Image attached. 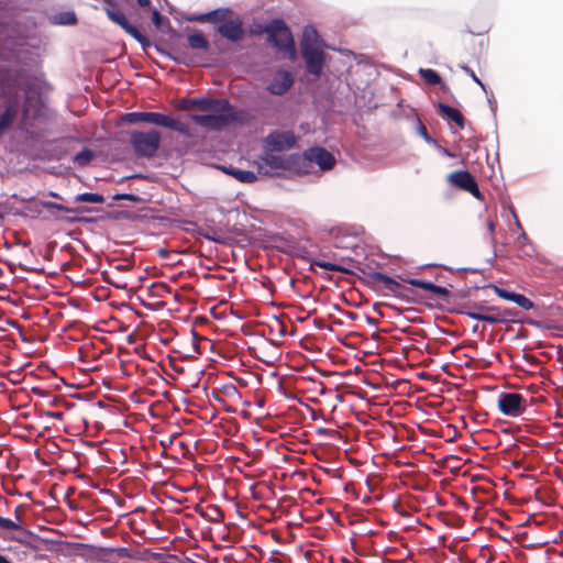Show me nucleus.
Returning <instances> with one entry per match:
<instances>
[{
  "mask_svg": "<svg viewBox=\"0 0 563 563\" xmlns=\"http://www.w3.org/2000/svg\"><path fill=\"white\" fill-rule=\"evenodd\" d=\"M526 322L529 325L538 328V329H551L552 328L548 321L534 320V319L529 318L526 320Z\"/></svg>",
  "mask_w": 563,
  "mask_h": 563,
  "instance_id": "obj_48",
  "label": "nucleus"
},
{
  "mask_svg": "<svg viewBox=\"0 0 563 563\" xmlns=\"http://www.w3.org/2000/svg\"><path fill=\"white\" fill-rule=\"evenodd\" d=\"M517 244L523 249L526 255L530 256L534 249L525 231H522L517 238Z\"/></svg>",
  "mask_w": 563,
  "mask_h": 563,
  "instance_id": "obj_40",
  "label": "nucleus"
},
{
  "mask_svg": "<svg viewBox=\"0 0 563 563\" xmlns=\"http://www.w3.org/2000/svg\"><path fill=\"white\" fill-rule=\"evenodd\" d=\"M257 174L265 177H279L282 172H289V154L280 155L276 152L264 151L258 156Z\"/></svg>",
  "mask_w": 563,
  "mask_h": 563,
  "instance_id": "obj_8",
  "label": "nucleus"
},
{
  "mask_svg": "<svg viewBox=\"0 0 563 563\" xmlns=\"http://www.w3.org/2000/svg\"><path fill=\"white\" fill-rule=\"evenodd\" d=\"M68 545L71 548L73 552L79 556H87L88 555L87 552L98 550L102 553L115 552L118 554V556L121 559L131 558V550L125 547H121V548L100 547V548H97V547H93L90 544L78 543V542L68 543Z\"/></svg>",
  "mask_w": 563,
  "mask_h": 563,
  "instance_id": "obj_17",
  "label": "nucleus"
},
{
  "mask_svg": "<svg viewBox=\"0 0 563 563\" xmlns=\"http://www.w3.org/2000/svg\"><path fill=\"white\" fill-rule=\"evenodd\" d=\"M487 229H488V231H489V233H490V242H492L493 244H495L496 239H495L494 233H495V230H496V224H495V222H494L493 220H489V221H488V223H487Z\"/></svg>",
  "mask_w": 563,
  "mask_h": 563,
  "instance_id": "obj_54",
  "label": "nucleus"
},
{
  "mask_svg": "<svg viewBox=\"0 0 563 563\" xmlns=\"http://www.w3.org/2000/svg\"><path fill=\"white\" fill-rule=\"evenodd\" d=\"M15 115V108L12 104H8L0 114V137L12 128Z\"/></svg>",
  "mask_w": 563,
  "mask_h": 563,
  "instance_id": "obj_27",
  "label": "nucleus"
},
{
  "mask_svg": "<svg viewBox=\"0 0 563 563\" xmlns=\"http://www.w3.org/2000/svg\"><path fill=\"white\" fill-rule=\"evenodd\" d=\"M483 288H490L495 291V294L504 299V300H507V301H510V302H514L516 303L518 307L525 309V310H530V309H533L534 308V302L529 299L526 295L523 294H520V292H516L514 290H510V289H507V288H503V287H499L495 284H487V285H484Z\"/></svg>",
  "mask_w": 563,
  "mask_h": 563,
  "instance_id": "obj_14",
  "label": "nucleus"
},
{
  "mask_svg": "<svg viewBox=\"0 0 563 563\" xmlns=\"http://www.w3.org/2000/svg\"><path fill=\"white\" fill-rule=\"evenodd\" d=\"M266 41L275 51L287 55L289 60L295 62L298 58L291 30L282 18L267 22Z\"/></svg>",
  "mask_w": 563,
  "mask_h": 563,
  "instance_id": "obj_4",
  "label": "nucleus"
},
{
  "mask_svg": "<svg viewBox=\"0 0 563 563\" xmlns=\"http://www.w3.org/2000/svg\"><path fill=\"white\" fill-rule=\"evenodd\" d=\"M249 34L251 36H261L262 34L266 35L267 32V23H254L249 27Z\"/></svg>",
  "mask_w": 563,
  "mask_h": 563,
  "instance_id": "obj_47",
  "label": "nucleus"
},
{
  "mask_svg": "<svg viewBox=\"0 0 563 563\" xmlns=\"http://www.w3.org/2000/svg\"><path fill=\"white\" fill-rule=\"evenodd\" d=\"M313 266H318L320 268H323L328 272H338V273H343V274H347V275H352L353 274V271L343 266V265H340V264H336V263H331V262H327V261H321V260H312L310 261V267L309 269H313Z\"/></svg>",
  "mask_w": 563,
  "mask_h": 563,
  "instance_id": "obj_31",
  "label": "nucleus"
},
{
  "mask_svg": "<svg viewBox=\"0 0 563 563\" xmlns=\"http://www.w3.org/2000/svg\"><path fill=\"white\" fill-rule=\"evenodd\" d=\"M168 35L169 46L172 51L175 52H181L179 44L183 41V35L179 31L173 27V25H168L167 30L165 31Z\"/></svg>",
  "mask_w": 563,
  "mask_h": 563,
  "instance_id": "obj_37",
  "label": "nucleus"
},
{
  "mask_svg": "<svg viewBox=\"0 0 563 563\" xmlns=\"http://www.w3.org/2000/svg\"><path fill=\"white\" fill-rule=\"evenodd\" d=\"M432 294L437 297L443 298L446 302H451L453 298V292L449 290V288L437 285L434 291Z\"/></svg>",
  "mask_w": 563,
  "mask_h": 563,
  "instance_id": "obj_44",
  "label": "nucleus"
},
{
  "mask_svg": "<svg viewBox=\"0 0 563 563\" xmlns=\"http://www.w3.org/2000/svg\"><path fill=\"white\" fill-rule=\"evenodd\" d=\"M7 324L12 327V328H15L16 330L21 331L22 330V327L19 324V322L16 320H13V319H8L7 320Z\"/></svg>",
  "mask_w": 563,
  "mask_h": 563,
  "instance_id": "obj_62",
  "label": "nucleus"
},
{
  "mask_svg": "<svg viewBox=\"0 0 563 563\" xmlns=\"http://www.w3.org/2000/svg\"><path fill=\"white\" fill-rule=\"evenodd\" d=\"M365 320L367 322L368 325L371 327H377L378 325V320L368 316V314H365Z\"/></svg>",
  "mask_w": 563,
  "mask_h": 563,
  "instance_id": "obj_61",
  "label": "nucleus"
},
{
  "mask_svg": "<svg viewBox=\"0 0 563 563\" xmlns=\"http://www.w3.org/2000/svg\"><path fill=\"white\" fill-rule=\"evenodd\" d=\"M75 202H86V203H103L104 196L99 192H81L75 196Z\"/></svg>",
  "mask_w": 563,
  "mask_h": 563,
  "instance_id": "obj_36",
  "label": "nucleus"
},
{
  "mask_svg": "<svg viewBox=\"0 0 563 563\" xmlns=\"http://www.w3.org/2000/svg\"><path fill=\"white\" fill-rule=\"evenodd\" d=\"M313 322H314V325H316V328H317V329H320V330L327 329V330H329V331H331V330H332V329H331V327H327V325L324 324V321H323V320H321V319H314V321H313Z\"/></svg>",
  "mask_w": 563,
  "mask_h": 563,
  "instance_id": "obj_59",
  "label": "nucleus"
},
{
  "mask_svg": "<svg viewBox=\"0 0 563 563\" xmlns=\"http://www.w3.org/2000/svg\"><path fill=\"white\" fill-rule=\"evenodd\" d=\"M20 531L23 533V536L14 537V538H12V540L24 545L25 548H27L30 550L40 551L41 543L51 542L48 539L42 538L29 529L23 528V530H20Z\"/></svg>",
  "mask_w": 563,
  "mask_h": 563,
  "instance_id": "obj_22",
  "label": "nucleus"
},
{
  "mask_svg": "<svg viewBox=\"0 0 563 563\" xmlns=\"http://www.w3.org/2000/svg\"><path fill=\"white\" fill-rule=\"evenodd\" d=\"M420 77L424 80V82L430 85L440 86L441 90L446 91L449 87L443 82L440 74L431 68H419L418 70Z\"/></svg>",
  "mask_w": 563,
  "mask_h": 563,
  "instance_id": "obj_28",
  "label": "nucleus"
},
{
  "mask_svg": "<svg viewBox=\"0 0 563 563\" xmlns=\"http://www.w3.org/2000/svg\"><path fill=\"white\" fill-rule=\"evenodd\" d=\"M307 153H309L312 166L317 165L323 172L332 169L336 163L334 155L324 147L311 146L307 148Z\"/></svg>",
  "mask_w": 563,
  "mask_h": 563,
  "instance_id": "obj_16",
  "label": "nucleus"
},
{
  "mask_svg": "<svg viewBox=\"0 0 563 563\" xmlns=\"http://www.w3.org/2000/svg\"><path fill=\"white\" fill-rule=\"evenodd\" d=\"M472 296V288H463L453 292L455 299H467Z\"/></svg>",
  "mask_w": 563,
  "mask_h": 563,
  "instance_id": "obj_51",
  "label": "nucleus"
},
{
  "mask_svg": "<svg viewBox=\"0 0 563 563\" xmlns=\"http://www.w3.org/2000/svg\"><path fill=\"white\" fill-rule=\"evenodd\" d=\"M203 239L213 242L216 244L229 245L230 239L218 234L213 229H206L203 233H200Z\"/></svg>",
  "mask_w": 563,
  "mask_h": 563,
  "instance_id": "obj_39",
  "label": "nucleus"
},
{
  "mask_svg": "<svg viewBox=\"0 0 563 563\" xmlns=\"http://www.w3.org/2000/svg\"><path fill=\"white\" fill-rule=\"evenodd\" d=\"M49 21L52 24H55V25L74 26L78 23V18H77L75 11L68 10V11H62V12L53 14L49 18Z\"/></svg>",
  "mask_w": 563,
  "mask_h": 563,
  "instance_id": "obj_26",
  "label": "nucleus"
},
{
  "mask_svg": "<svg viewBox=\"0 0 563 563\" xmlns=\"http://www.w3.org/2000/svg\"><path fill=\"white\" fill-rule=\"evenodd\" d=\"M92 222H95L93 218L79 216L78 223H92Z\"/></svg>",
  "mask_w": 563,
  "mask_h": 563,
  "instance_id": "obj_64",
  "label": "nucleus"
},
{
  "mask_svg": "<svg viewBox=\"0 0 563 563\" xmlns=\"http://www.w3.org/2000/svg\"><path fill=\"white\" fill-rule=\"evenodd\" d=\"M19 267L24 272L44 273L43 267H29L22 263L19 264Z\"/></svg>",
  "mask_w": 563,
  "mask_h": 563,
  "instance_id": "obj_55",
  "label": "nucleus"
},
{
  "mask_svg": "<svg viewBox=\"0 0 563 563\" xmlns=\"http://www.w3.org/2000/svg\"><path fill=\"white\" fill-rule=\"evenodd\" d=\"M354 267L365 275L362 278V282L366 285H371L373 282H379L383 284L384 288L393 294L394 297L404 301V302H413L415 299L409 295V292L413 294V291L409 288L402 286L398 280L394 277L388 276L382 272H371L368 265H364L358 261L351 260Z\"/></svg>",
  "mask_w": 563,
  "mask_h": 563,
  "instance_id": "obj_5",
  "label": "nucleus"
},
{
  "mask_svg": "<svg viewBox=\"0 0 563 563\" xmlns=\"http://www.w3.org/2000/svg\"><path fill=\"white\" fill-rule=\"evenodd\" d=\"M461 69L465 74H467L471 77V79H473V81L476 82L485 93H487V86L477 77V75L474 73L472 68H470L466 65H462Z\"/></svg>",
  "mask_w": 563,
  "mask_h": 563,
  "instance_id": "obj_43",
  "label": "nucleus"
},
{
  "mask_svg": "<svg viewBox=\"0 0 563 563\" xmlns=\"http://www.w3.org/2000/svg\"><path fill=\"white\" fill-rule=\"evenodd\" d=\"M460 129H464L465 128V124H466V120L465 118L462 115V113L460 112L459 115L455 118V120L453 121Z\"/></svg>",
  "mask_w": 563,
  "mask_h": 563,
  "instance_id": "obj_56",
  "label": "nucleus"
},
{
  "mask_svg": "<svg viewBox=\"0 0 563 563\" xmlns=\"http://www.w3.org/2000/svg\"><path fill=\"white\" fill-rule=\"evenodd\" d=\"M187 44L188 47L194 51L208 52L210 49L209 41L207 40L205 34L199 30H195L192 33L187 35Z\"/></svg>",
  "mask_w": 563,
  "mask_h": 563,
  "instance_id": "obj_24",
  "label": "nucleus"
},
{
  "mask_svg": "<svg viewBox=\"0 0 563 563\" xmlns=\"http://www.w3.org/2000/svg\"><path fill=\"white\" fill-rule=\"evenodd\" d=\"M31 107H22V113L16 123V131L25 136V139H32L34 135V124L30 117Z\"/></svg>",
  "mask_w": 563,
  "mask_h": 563,
  "instance_id": "obj_23",
  "label": "nucleus"
},
{
  "mask_svg": "<svg viewBox=\"0 0 563 563\" xmlns=\"http://www.w3.org/2000/svg\"><path fill=\"white\" fill-rule=\"evenodd\" d=\"M486 307L488 306L485 303V301L472 302V310H474L475 312L487 313Z\"/></svg>",
  "mask_w": 563,
  "mask_h": 563,
  "instance_id": "obj_53",
  "label": "nucleus"
},
{
  "mask_svg": "<svg viewBox=\"0 0 563 563\" xmlns=\"http://www.w3.org/2000/svg\"><path fill=\"white\" fill-rule=\"evenodd\" d=\"M227 12H229L228 9H222V7H219L208 12L187 14L184 19L188 22L210 23L214 26L218 24V22L222 21L223 15Z\"/></svg>",
  "mask_w": 563,
  "mask_h": 563,
  "instance_id": "obj_18",
  "label": "nucleus"
},
{
  "mask_svg": "<svg viewBox=\"0 0 563 563\" xmlns=\"http://www.w3.org/2000/svg\"><path fill=\"white\" fill-rule=\"evenodd\" d=\"M486 95H487V102L489 104V109L493 113L494 121L496 122L497 101L492 91L489 93L487 92Z\"/></svg>",
  "mask_w": 563,
  "mask_h": 563,
  "instance_id": "obj_50",
  "label": "nucleus"
},
{
  "mask_svg": "<svg viewBox=\"0 0 563 563\" xmlns=\"http://www.w3.org/2000/svg\"><path fill=\"white\" fill-rule=\"evenodd\" d=\"M56 241H51L46 244L45 246V252L43 254V257L47 261H52L53 258V255H54V251H55V247H56Z\"/></svg>",
  "mask_w": 563,
  "mask_h": 563,
  "instance_id": "obj_49",
  "label": "nucleus"
},
{
  "mask_svg": "<svg viewBox=\"0 0 563 563\" xmlns=\"http://www.w3.org/2000/svg\"><path fill=\"white\" fill-rule=\"evenodd\" d=\"M154 48L159 55L173 60L178 65H190L188 55L185 52L167 51L159 44H155Z\"/></svg>",
  "mask_w": 563,
  "mask_h": 563,
  "instance_id": "obj_25",
  "label": "nucleus"
},
{
  "mask_svg": "<svg viewBox=\"0 0 563 563\" xmlns=\"http://www.w3.org/2000/svg\"><path fill=\"white\" fill-rule=\"evenodd\" d=\"M350 55H352L354 57V59H356L357 64H361L363 60L367 59L366 55H363V54H355L351 51H347Z\"/></svg>",
  "mask_w": 563,
  "mask_h": 563,
  "instance_id": "obj_60",
  "label": "nucleus"
},
{
  "mask_svg": "<svg viewBox=\"0 0 563 563\" xmlns=\"http://www.w3.org/2000/svg\"><path fill=\"white\" fill-rule=\"evenodd\" d=\"M210 509L217 514V517H209L206 512L201 511L200 512V516L208 520V521H211V522H220L223 517H224V512L222 511V509L219 507V506H211Z\"/></svg>",
  "mask_w": 563,
  "mask_h": 563,
  "instance_id": "obj_42",
  "label": "nucleus"
},
{
  "mask_svg": "<svg viewBox=\"0 0 563 563\" xmlns=\"http://www.w3.org/2000/svg\"><path fill=\"white\" fill-rule=\"evenodd\" d=\"M54 218L58 221H63L68 224L78 223L79 216H57L54 214Z\"/></svg>",
  "mask_w": 563,
  "mask_h": 563,
  "instance_id": "obj_52",
  "label": "nucleus"
},
{
  "mask_svg": "<svg viewBox=\"0 0 563 563\" xmlns=\"http://www.w3.org/2000/svg\"><path fill=\"white\" fill-rule=\"evenodd\" d=\"M416 133L427 143V141L431 140V135L424 126L422 120L419 115L416 117Z\"/></svg>",
  "mask_w": 563,
  "mask_h": 563,
  "instance_id": "obj_41",
  "label": "nucleus"
},
{
  "mask_svg": "<svg viewBox=\"0 0 563 563\" xmlns=\"http://www.w3.org/2000/svg\"><path fill=\"white\" fill-rule=\"evenodd\" d=\"M450 185L456 189L471 194L475 199L483 201L484 196L479 190L476 178L467 169L454 170L448 176Z\"/></svg>",
  "mask_w": 563,
  "mask_h": 563,
  "instance_id": "obj_10",
  "label": "nucleus"
},
{
  "mask_svg": "<svg viewBox=\"0 0 563 563\" xmlns=\"http://www.w3.org/2000/svg\"><path fill=\"white\" fill-rule=\"evenodd\" d=\"M294 82L295 79L289 70L279 69L266 89L273 96H283L292 87Z\"/></svg>",
  "mask_w": 563,
  "mask_h": 563,
  "instance_id": "obj_15",
  "label": "nucleus"
},
{
  "mask_svg": "<svg viewBox=\"0 0 563 563\" xmlns=\"http://www.w3.org/2000/svg\"><path fill=\"white\" fill-rule=\"evenodd\" d=\"M400 278L404 283L409 284L412 287L420 288L424 291L431 292L434 291L437 284L430 280L419 279V278H411V277H402L401 275L397 276Z\"/></svg>",
  "mask_w": 563,
  "mask_h": 563,
  "instance_id": "obj_32",
  "label": "nucleus"
},
{
  "mask_svg": "<svg viewBox=\"0 0 563 563\" xmlns=\"http://www.w3.org/2000/svg\"><path fill=\"white\" fill-rule=\"evenodd\" d=\"M438 113L441 118L448 122H452L459 115L460 111L444 102H438L435 104Z\"/></svg>",
  "mask_w": 563,
  "mask_h": 563,
  "instance_id": "obj_34",
  "label": "nucleus"
},
{
  "mask_svg": "<svg viewBox=\"0 0 563 563\" xmlns=\"http://www.w3.org/2000/svg\"><path fill=\"white\" fill-rule=\"evenodd\" d=\"M427 143L429 145H431L437 151H439V148L441 147V145L439 144V142L434 137H431V140L427 141Z\"/></svg>",
  "mask_w": 563,
  "mask_h": 563,
  "instance_id": "obj_63",
  "label": "nucleus"
},
{
  "mask_svg": "<svg viewBox=\"0 0 563 563\" xmlns=\"http://www.w3.org/2000/svg\"><path fill=\"white\" fill-rule=\"evenodd\" d=\"M96 157L95 151L89 147H82L78 153L73 157V163L77 166L84 167L90 164V162Z\"/></svg>",
  "mask_w": 563,
  "mask_h": 563,
  "instance_id": "obj_33",
  "label": "nucleus"
},
{
  "mask_svg": "<svg viewBox=\"0 0 563 563\" xmlns=\"http://www.w3.org/2000/svg\"><path fill=\"white\" fill-rule=\"evenodd\" d=\"M452 312L457 313V314L466 316L470 319H473V320H476V321H481L478 319V317H476V314L483 316L482 312H475L474 310H472V302L460 303V305H457L456 307H454L452 309Z\"/></svg>",
  "mask_w": 563,
  "mask_h": 563,
  "instance_id": "obj_38",
  "label": "nucleus"
},
{
  "mask_svg": "<svg viewBox=\"0 0 563 563\" xmlns=\"http://www.w3.org/2000/svg\"><path fill=\"white\" fill-rule=\"evenodd\" d=\"M442 156L444 157H449V158H454L456 157V155L454 153H452L450 150H448L446 147H443L441 145V147L439 148L438 151Z\"/></svg>",
  "mask_w": 563,
  "mask_h": 563,
  "instance_id": "obj_57",
  "label": "nucleus"
},
{
  "mask_svg": "<svg viewBox=\"0 0 563 563\" xmlns=\"http://www.w3.org/2000/svg\"><path fill=\"white\" fill-rule=\"evenodd\" d=\"M275 240L279 243V244L275 245V249L278 252H283V253L289 254L291 256H296V257L306 260L307 262L310 263L311 260L308 257V251L306 247H303L295 242L287 241L286 239L280 238V236H276Z\"/></svg>",
  "mask_w": 563,
  "mask_h": 563,
  "instance_id": "obj_20",
  "label": "nucleus"
},
{
  "mask_svg": "<svg viewBox=\"0 0 563 563\" xmlns=\"http://www.w3.org/2000/svg\"><path fill=\"white\" fill-rule=\"evenodd\" d=\"M498 409L499 411L508 417H518L526 411L527 401L526 398L514 391H503L498 395Z\"/></svg>",
  "mask_w": 563,
  "mask_h": 563,
  "instance_id": "obj_11",
  "label": "nucleus"
},
{
  "mask_svg": "<svg viewBox=\"0 0 563 563\" xmlns=\"http://www.w3.org/2000/svg\"><path fill=\"white\" fill-rule=\"evenodd\" d=\"M106 7H103V11L106 12L108 19L119 25L125 33H128L131 37H133L142 47L143 51H146L150 47H154L156 43L148 40V37L142 33V31L136 26L130 23L126 16L115 10L119 5L118 0H102Z\"/></svg>",
  "mask_w": 563,
  "mask_h": 563,
  "instance_id": "obj_6",
  "label": "nucleus"
},
{
  "mask_svg": "<svg viewBox=\"0 0 563 563\" xmlns=\"http://www.w3.org/2000/svg\"><path fill=\"white\" fill-rule=\"evenodd\" d=\"M0 528L5 530H23V527L20 523L14 522L10 518H4L0 516Z\"/></svg>",
  "mask_w": 563,
  "mask_h": 563,
  "instance_id": "obj_46",
  "label": "nucleus"
},
{
  "mask_svg": "<svg viewBox=\"0 0 563 563\" xmlns=\"http://www.w3.org/2000/svg\"><path fill=\"white\" fill-rule=\"evenodd\" d=\"M486 311L487 313H483V316L476 314V317H478L481 321L489 324H501L510 321L516 322V318L520 313V311L515 308L498 306L486 307Z\"/></svg>",
  "mask_w": 563,
  "mask_h": 563,
  "instance_id": "obj_13",
  "label": "nucleus"
},
{
  "mask_svg": "<svg viewBox=\"0 0 563 563\" xmlns=\"http://www.w3.org/2000/svg\"><path fill=\"white\" fill-rule=\"evenodd\" d=\"M263 150L280 153L295 146L296 136L292 132L272 131L262 141Z\"/></svg>",
  "mask_w": 563,
  "mask_h": 563,
  "instance_id": "obj_12",
  "label": "nucleus"
},
{
  "mask_svg": "<svg viewBox=\"0 0 563 563\" xmlns=\"http://www.w3.org/2000/svg\"><path fill=\"white\" fill-rule=\"evenodd\" d=\"M217 168L243 184H252L257 180V174L253 170L241 169L232 165H218Z\"/></svg>",
  "mask_w": 563,
  "mask_h": 563,
  "instance_id": "obj_21",
  "label": "nucleus"
},
{
  "mask_svg": "<svg viewBox=\"0 0 563 563\" xmlns=\"http://www.w3.org/2000/svg\"><path fill=\"white\" fill-rule=\"evenodd\" d=\"M162 142V134L156 129L148 131H133L130 134V144L139 158H153L156 156Z\"/></svg>",
  "mask_w": 563,
  "mask_h": 563,
  "instance_id": "obj_7",
  "label": "nucleus"
},
{
  "mask_svg": "<svg viewBox=\"0 0 563 563\" xmlns=\"http://www.w3.org/2000/svg\"><path fill=\"white\" fill-rule=\"evenodd\" d=\"M41 95V87L34 79H26L24 82V107H31L35 97Z\"/></svg>",
  "mask_w": 563,
  "mask_h": 563,
  "instance_id": "obj_30",
  "label": "nucleus"
},
{
  "mask_svg": "<svg viewBox=\"0 0 563 563\" xmlns=\"http://www.w3.org/2000/svg\"><path fill=\"white\" fill-rule=\"evenodd\" d=\"M313 166L311 163V158L307 150L300 153H291L289 154V172H296L301 175L309 174L312 170Z\"/></svg>",
  "mask_w": 563,
  "mask_h": 563,
  "instance_id": "obj_19",
  "label": "nucleus"
},
{
  "mask_svg": "<svg viewBox=\"0 0 563 563\" xmlns=\"http://www.w3.org/2000/svg\"><path fill=\"white\" fill-rule=\"evenodd\" d=\"M151 18L152 23L157 30H167L168 25L170 24V21L167 16L163 15L157 8H151Z\"/></svg>",
  "mask_w": 563,
  "mask_h": 563,
  "instance_id": "obj_35",
  "label": "nucleus"
},
{
  "mask_svg": "<svg viewBox=\"0 0 563 563\" xmlns=\"http://www.w3.org/2000/svg\"><path fill=\"white\" fill-rule=\"evenodd\" d=\"M122 120L130 124L136 123H147L156 126L169 129L179 133L183 136L191 137V129L188 124L181 122L177 118L163 113V112H154V111H132L125 112L122 114Z\"/></svg>",
  "mask_w": 563,
  "mask_h": 563,
  "instance_id": "obj_3",
  "label": "nucleus"
},
{
  "mask_svg": "<svg viewBox=\"0 0 563 563\" xmlns=\"http://www.w3.org/2000/svg\"><path fill=\"white\" fill-rule=\"evenodd\" d=\"M180 110L197 108L205 114H191V121L209 131H222L230 125H244L250 115L243 109H236L227 98L195 97L180 98L176 102Z\"/></svg>",
  "mask_w": 563,
  "mask_h": 563,
  "instance_id": "obj_1",
  "label": "nucleus"
},
{
  "mask_svg": "<svg viewBox=\"0 0 563 563\" xmlns=\"http://www.w3.org/2000/svg\"><path fill=\"white\" fill-rule=\"evenodd\" d=\"M222 9H228L229 12L224 13L222 21L214 25L216 33L230 43L241 42L246 35L242 19L239 15L231 19L233 10L230 7H222Z\"/></svg>",
  "mask_w": 563,
  "mask_h": 563,
  "instance_id": "obj_9",
  "label": "nucleus"
},
{
  "mask_svg": "<svg viewBox=\"0 0 563 563\" xmlns=\"http://www.w3.org/2000/svg\"><path fill=\"white\" fill-rule=\"evenodd\" d=\"M308 32L307 26L300 42V54L306 64V71L309 75L320 78L331 56L323 51L327 45L318 35L317 31L311 29L313 34L312 38H310Z\"/></svg>",
  "mask_w": 563,
  "mask_h": 563,
  "instance_id": "obj_2",
  "label": "nucleus"
},
{
  "mask_svg": "<svg viewBox=\"0 0 563 563\" xmlns=\"http://www.w3.org/2000/svg\"><path fill=\"white\" fill-rule=\"evenodd\" d=\"M37 206L38 207H42L46 210H58V211H64V212H67V213H77V212H88V211H91V209L87 208V207H76V208H70V207H67L63 203H58V202H54V201H48V200H41L37 202Z\"/></svg>",
  "mask_w": 563,
  "mask_h": 563,
  "instance_id": "obj_29",
  "label": "nucleus"
},
{
  "mask_svg": "<svg viewBox=\"0 0 563 563\" xmlns=\"http://www.w3.org/2000/svg\"><path fill=\"white\" fill-rule=\"evenodd\" d=\"M32 393L40 396V397H47L48 396V393L46 390H44L43 388L41 387H33L32 388Z\"/></svg>",
  "mask_w": 563,
  "mask_h": 563,
  "instance_id": "obj_58",
  "label": "nucleus"
},
{
  "mask_svg": "<svg viewBox=\"0 0 563 563\" xmlns=\"http://www.w3.org/2000/svg\"><path fill=\"white\" fill-rule=\"evenodd\" d=\"M112 198L113 200H129L133 203H141L143 201L139 195L128 192L115 194Z\"/></svg>",
  "mask_w": 563,
  "mask_h": 563,
  "instance_id": "obj_45",
  "label": "nucleus"
}]
</instances>
